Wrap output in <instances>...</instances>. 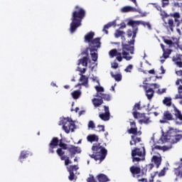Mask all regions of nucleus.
Returning <instances> with one entry per match:
<instances>
[{
  "label": "nucleus",
  "instance_id": "1",
  "mask_svg": "<svg viewBox=\"0 0 182 182\" xmlns=\"http://www.w3.org/2000/svg\"><path fill=\"white\" fill-rule=\"evenodd\" d=\"M85 16H86V11L79 6H75V10L72 14V22L70 24V32L71 33H75L76 29L82 26V21H83Z\"/></svg>",
  "mask_w": 182,
  "mask_h": 182
},
{
  "label": "nucleus",
  "instance_id": "2",
  "mask_svg": "<svg viewBox=\"0 0 182 182\" xmlns=\"http://www.w3.org/2000/svg\"><path fill=\"white\" fill-rule=\"evenodd\" d=\"M59 146L60 148H58L56 150V153L58 156L60 158V160L63 161H65V151L63 150H68L69 146L68 144L62 142V139L59 141L58 137H53L50 144H48V153L50 154H53L55 153V149Z\"/></svg>",
  "mask_w": 182,
  "mask_h": 182
},
{
  "label": "nucleus",
  "instance_id": "3",
  "mask_svg": "<svg viewBox=\"0 0 182 182\" xmlns=\"http://www.w3.org/2000/svg\"><path fill=\"white\" fill-rule=\"evenodd\" d=\"M124 45H129V43L122 42V49H119L118 50L117 49L111 50L109 53L110 58H114V56H117V60H118V62H122L123 59L132 60L133 57L130 56V55L134 54V48L132 52L128 50L124 51Z\"/></svg>",
  "mask_w": 182,
  "mask_h": 182
},
{
  "label": "nucleus",
  "instance_id": "4",
  "mask_svg": "<svg viewBox=\"0 0 182 182\" xmlns=\"http://www.w3.org/2000/svg\"><path fill=\"white\" fill-rule=\"evenodd\" d=\"M92 154H90L91 159H94L95 161H99L100 163L106 159L107 156V149L102 146L100 143L93 144L92 146Z\"/></svg>",
  "mask_w": 182,
  "mask_h": 182
},
{
  "label": "nucleus",
  "instance_id": "5",
  "mask_svg": "<svg viewBox=\"0 0 182 182\" xmlns=\"http://www.w3.org/2000/svg\"><path fill=\"white\" fill-rule=\"evenodd\" d=\"M128 26H132L134 31V35L132 40L128 41V44L124 45V50H128V52H133L134 49V43L136 42V36L139 31V26L140 25V21L129 20L127 23Z\"/></svg>",
  "mask_w": 182,
  "mask_h": 182
},
{
  "label": "nucleus",
  "instance_id": "6",
  "mask_svg": "<svg viewBox=\"0 0 182 182\" xmlns=\"http://www.w3.org/2000/svg\"><path fill=\"white\" fill-rule=\"evenodd\" d=\"M182 139V135L177 133V129L173 128L169 129L165 135L161 137L162 141L164 143L168 142L171 144L178 143Z\"/></svg>",
  "mask_w": 182,
  "mask_h": 182
},
{
  "label": "nucleus",
  "instance_id": "7",
  "mask_svg": "<svg viewBox=\"0 0 182 182\" xmlns=\"http://www.w3.org/2000/svg\"><path fill=\"white\" fill-rule=\"evenodd\" d=\"M132 163H136L139 161H144L146 160V149L144 146L142 149L135 147L132 150Z\"/></svg>",
  "mask_w": 182,
  "mask_h": 182
},
{
  "label": "nucleus",
  "instance_id": "8",
  "mask_svg": "<svg viewBox=\"0 0 182 182\" xmlns=\"http://www.w3.org/2000/svg\"><path fill=\"white\" fill-rule=\"evenodd\" d=\"M60 126H63V129L67 134H69L70 131L75 132V122L69 118H63L60 122Z\"/></svg>",
  "mask_w": 182,
  "mask_h": 182
},
{
  "label": "nucleus",
  "instance_id": "9",
  "mask_svg": "<svg viewBox=\"0 0 182 182\" xmlns=\"http://www.w3.org/2000/svg\"><path fill=\"white\" fill-rule=\"evenodd\" d=\"M132 115L135 119L139 120L140 124H149L151 121H150V117L146 116V113L134 112Z\"/></svg>",
  "mask_w": 182,
  "mask_h": 182
},
{
  "label": "nucleus",
  "instance_id": "10",
  "mask_svg": "<svg viewBox=\"0 0 182 182\" xmlns=\"http://www.w3.org/2000/svg\"><path fill=\"white\" fill-rule=\"evenodd\" d=\"M102 38L97 37L94 38L91 42L88 43L90 47V52H97L100 46H102V43L100 40Z\"/></svg>",
  "mask_w": 182,
  "mask_h": 182
},
{
  "label": "nucleus",
  "instance_id": "11",
  "mask_svg": "<svg viewBox=\"0 0 182 182\" xmlns=\"http://www.w3.org/2000/svg\"><path fill=\"white\" fill-rule=\"evenodd\" d=\"M95 90H97V93L95 95H94L95 97H102V99H104V100L110 102V95L102 93V92H105V88H103V87L96 86Z\"/></svg>",
  "mask_w": 182,
  "mask_h": 182
},
{
  "label": "nucleus",
  "instance_id": "12",
  "mask_svg": "<svg viewBox=\"0 0 182 182\" xmlns=\"http://www.w3.org/2000/svg\"><path fill=\"white\" fill-rule=\"evenodd\" d=\"M174 120V116L171 113V112L166 110L164 112L162 119H160V123L164 124L167 123L168 122H171Z\"/></svg>",
  "mask_w": 182,
  "mask_h": 182
},
{
  "label": "nucleus",
  "instance_id": "13",
  "mask_svg": "<svg viewBox=\"0 0 182 182\" xmlns=\"http://www.w3.org/2000/svg\"><path fill=\"white\" fill-rule=\"evenodd\" d=\"M129 171L134 178H139L140 177V173H141V168L140 166H132L129 168Z\"/></svg>",
  "mask_w": 182,
  "mask_h": 182
},
{
  "label": "nucleus",
  "instance_id": "14",
  "mask_svg": "<svg viewBox=\"0 0 182 182\" xmlns=\"http://www.w3.org/2000/svg\"><path fill=\"white\" fill-rule=\"evenodd\" d=\"M164 42L166 45H168L169 48H175V49H180V42L177 40L176 42H173V41L170 39H167L164 38Z\"/></svg>",
  "mask_w": 182,
  "mask_h": 182
},
{
  "label": "nucleus",
  "instance_id": "15",
  "mask_svg": "<svg viewBox=\"0 0 182 182\" xmlns=\"http://www.w3.org/2000/svg\"><path fill=\"white\" fill-rule=\"evenodd\" d=\"M68 150L71 157H73L75 154H80V153H82V150H80V147L75 146V145H70Z\"/></svg>",
  "mask_w": 182,
  "mask_h": 182
},
{
  "label": "nucleus",
  "instance_id": "16",
  "mask_svg": "<svg viewBox=\"0 0 182 182\" xmlns=\"http://www.w3.org/2000/svg\"><path fill=\"white\" fill-rule=\"evenodd\" d=\"M142 87L146 92V96L148 100H151L154 97V90L153 88H148L147 85H142Z\"/></svg>",
  "mask_w": 182,
  "mask_h": 182
},
{
  "label": "nucleus",
  "instance_id": "17",
  "mask_svg": "<svg viewBox=\"0 0 182 182\" xmlns=\"http://www.w3.org/2000/svg\"><path fill=\"white\" fill-rule=\"evenodd\" d=\"M80 82H82L78 85L85 86V87H89V78L85 75L80 74Z\"/></svg>",
  "mask_w": 182,
  "mask_h": 182
},
{
  "label": "nucleus",
  "instance_id": "18",
  "mask_svg": "<svg viewBox=\"0 0 182 182\" xmlns=\"http://www.w3.org/2000/svg\"><path fill=\"white\" fill-rule=\"evenodd\" d=\"M161 156H157L156 155L152 156L151 161L152 163H154L156 168H159L160 166H161V161H162Z\"/></svg>",
  "mask_w": 182,
  "mask_h": 182
},
{
  "label": "nucleus",
  "instance_id": "19",
  "mask_svg": "<svg viewBox=\"0 0 182 182\" xmlns=\"http://www.w3.org/2000/svg\"><path fill=\"white\" fill-rule=\"evenodd\" d=\"M174 116L176 117V120H181L182 122V114L181 111L179 110L176 105H173Z\"/></svg>",
  "mask_w": 182,
  "mask_h": 182
},
{
  "label": "nucleus",
  "instance_id": "20",
  "mask_svg": "<svg viewBox=\"0 0 182 182\" xmlns=\"http://www.w3.org/2000/svg\"><path fill=\"white\" fill-rule=\"evenodd\" d=\"M103 100H105V98H93L92 100V102L94 105L95 107H100V106L103 105Z\"/></svg>",
  "mask_w": 182,
  "mask_h": 182
},
{
  "label": "nucleus",
  "instance_id": "21",
  "mask_svg": "<svg viewBox=\"0 0 182 182\" xmlns=\"http://www.w3.org/2000/svg\"><path fill=\"white\" fill-rule=\"evenodd\" d=\"M164 26H165L166 29H170V31H173V28H174V20H173V18H169L168 22L164 21Z\"/></svg>",
  "mask_w": 182,
  "mask_h": 182
},
{
  "label": "nucleus",
  "instance_id": "22",
  "mask_svg": "<svg viewBox=\"0 0 182 182\" xmlns=\"http://www.w3.org/2000/svg\"><path fill=\"white\" fill-rule=\"evenodd\" d=\"M93 38H95V32L90 31L85 36V42L90 43L95 39Z\"/></svg>",
  "mask_w": 182,
  "mask_h": 182
},
{
  "label": "nucleus",
  "instance_id": "23",
  "mask_svg": "<svg viewBox=\"0 0 182 182\" xmlns=\"http://www.w3.org/2000/svg\"><path fill=\"white\" fill-rule=\"evenodd\" d=\"M121 11L124 14H126L127 12H139V11H137V9L132 7L130 6H125L122 7Z\"/></svg>",
  "mask_w": 182,
  "mask_h": 182
},
{
  "label": "nucleus",
  "instance_id": "24",
  "mask_svg": "<svg viewBox=\"0 0 182 182\" xmlns=\"http://www.w3.org/2000/svg\"><path fill=\"white\" fill-rule=\"evenodd\" d=\"M137 127H132L129 129H127V133L129 134H133V136H141V131H137Z\"/></svg>",
  "mask_w": 182,
  "mask_h": 182
},
{
  "label": "nucleus",
  "instance_id": "25",
  "mask_svg": "<svg viewBox=\"0 0 182 182\" xmlns=\"http://www.w3.org/2000/svg\"><path fill=\"white\" fill-rule=\"evenodd\" d=\"M132 141H129L130 146H136L137 143H140L141 141V138L136 137V135L131 136Z\"/></svg>",
  "mask_w": 182,
  "mask_h": 182
},
{
  "label": "nucleus",
  "instance_id": "26",
  "mask_svg": "<svg viewBox=\"0 0 182 182\" xmlns=\"http://www.w3.org/2000/svg\"><path fill=\"white\" fill-rule=\"evenodd\" d=\"M29 154H31V152H29V151H22L19 156V161H21V163H23V161L22 160L28 159Z\"/></svg>",
  "mask_w": 182,
  "mask_h": 182
},
{
  "label": "nucleus",
  "instance_id": "27",
  "mask_svg": "<svg viewBox=\"0 0 182 182\" xmlns=\"http://www.w3.org/2000/svg\"><path fill=\"white\" fill-rule=\"evenodd\" d=\"M112 26H116V22L113 21V22H109L107 24L104 26V28L102 29V32H105V33H106V35L109 34V31H107V29H109V28H112Z\"/></svg>",
  "mask_w": 182,
  "mask_h": 182
},
{
  "label": "nucleus",
  "instance_id": "28",
  "mask_svg": "<svg viewBox=\"0 0 182 182\" xmlns=\"http://www.w3.org/2000/svg\"><path fill=\"white\" fill-rule=\"evenodd\" d=\"M97 180H98L99 182H107L110 181L109 178H107V176L103 174V173H100L99 175L97 176Z\"/></svg>",
  "mask_w": 182,
  "mask_h": 182
},
{
  "label": "nucleus",
  "instance_id": "29",
  "mask_svg": "<svg viewBox=\"0 0 182 182\" xmlns=\"http://www.w3.org/2000/svg\"><path fill=\"white\" fill-rule=\"evenodd\" d=\"M87 141L93 143L95 141H99V136L96 134H90L87 136Z\"/></svg>",
  "mask_w": 182,
  "mask_h": 182
},
{
  "label": "nucleus",
  "instance_id": "30",
  "mask_svg": "<svg viewBox=\"0 0 182 182\" xmlns=\"http://www.w3.org/2000/svg\"><path fill=\"white\" fill-rule=\"evenodd\" d=\"M99 117L101 119V120H103L104 122H107L108 120H110V114L107 113H102L99 114Z\"/></svg>",
  "mask_w": 182,
  "mask_h": 182
},
{
  "label": "nucleus",
  "instance_id": "31",
  "mask_svg": "<svg viewBox=\"0 0 182 182\" xmlns=\"http://www.w3.org/2000/svg\"><path fill=\"white\" fill-rule=\"evenodd\" d=\"M87 62H89V58L83 57L82 58L78 60V65H82L83 66H85V68H87Z\"/></svg>",
  "mask_w": 182,
  "mask_h": 182
},
{
  "label": "nucleus",
  "instance_id": "32",
  "mask_svg": "<svg viewBox=\"0 0 182 182\" xmlns=\"http://www.w3.org/2000/svg\"><path fill=\"white\" fill-rule=\"evenodd\" d=\"M124 35H126V33L124 31H120V30H116V31L114 33L115 38H122V39H123V38H124Z\"/></svg>",
  "mask_w": 182,
  "mask_h": 182
},
{
  "label": "nucleus",
  "instance_id": "33",
  "mask_svg": "<svg viewBox=\"0 0 182 182\" xmlns=\"http://www.w3.org/2000/svg\"><path fill=\"white\" fill-rule=\"evenodd\" d=\"M162 102L163 105L167 106L168 107H170V106H171V97H166Z\"/></svg>",
  "mask_w": 182,
  "mask_h": 182
},
{
  "label": "nucleus",
  "instance_id": "34",
  "mask_svg": "<svg viewBox=\"0 0 182 182\" xmlns=\"http://www.w3.org/2000/svg\"><path fill=\"white\" fill-rule=\"evenodd\" d=\"M110 75H111L112 77H113L114 79V80H116V82H120V80H122V74L114 75V73L113 72H111Z\"/></svg>",
  "mask_w": 182,
  "mask_h": 182
},
{
  "label": "nucleus",
  "instance_id": "35",
  "mask_svg": "<svg viewBox=\"0 0 182 182\" xmlns=\"http://www.w3.org/2000/svg\"><path fill=\"white\" fill-rule=\"evenodd\" d=\"M175 174L177 177H182V164L175 169Z\"/></svg>",
  "mask_w": 182,
  "mask_h": 182
},
{
  "label": "nucleus",
  "instance_id": "36",
  "mask_svg": "<svg viewBox=\"0 0 182 182\" xmlns=\"http://www.w3.org/2000/svg\"><path fill=\"white\" fill-rule=\"evenodd\" d=\"M71 95L75 100H77L80 97L82 92H80V90H75L73 92L71 93Z\"/></svg>",
  "mask_w": 182,
  "mask_h": 182
},
{
  "label": "nucleus",
  "instance_id": "37",
  "mask_svg": "<svg viewBox=\"0 0 182 182\" xmlns=\"http://www.w3.org/2000/svg\"><path fill=\"white\" fill-rule=\"evenodd\" d=\"M137 110H141V107L140 105V102L136 103L132 109V113H139Z\"/></svg>",
  "mask_w": 182,
  "mask_h": 182
},
{
  "label": "nucleus",
  "instance_id": "38",
  "mask_svg": "<svg viewBox=\"0 0 182 182\" xmlns=\"http://www.w3.org/2000/svg\"><path fill=\"white\" fill-rule=\"evenodd\" d=\"M90 55H91V58H92V60H93V62H97V52L96 51H90Z\"/></svg>",
  "mask_w": 182,
  "mask_h": 182
},
{
  "label": "nucleus",
  "instance_id": "39",
  "mask_svg": "<svg viewBox=\"0 0 182 182\" xmlns=\"http://www.w3.org/2000/svg\"><path fill=\"white\" fill-rule=\"evenodd\" d=\"M77 170H79V167L77 165H71L68 168V171H71V172H74V171H77Z\"/></svg>",
  "mask_w": 182,
  "mask_h": 182
},
{
  "label": "nucleus",
  "instance_id": "40",
  "mask_svg": "<svg viewBox=\"0 0 182 182\" xmlns=\"http://www.w3.org/2000/svg\"><path fill=\"white\" fill-rule=\"evenodd\" d=\"M140 25H142L143 26H144V28H146V26L149 30L151 29V24H150L149 22L140 21Z\"/></svg>",
  "mask_w": 182,
  "mask_h": 182
},
{
  "label": "nucleus",
  "instance_id": "41",
  "mask_svg": "<svg viewBox=\"0 0 182 182\" xmlns=\"http://www.w3.org/2000/svg\"><path fill=\"white\" fill-rule=\"evenodd\" d=\"M171 52L172 50L170 49H168L166 51H164L163 56L164 59H167L171 54Z\"/></svg>",
  "mask_w": 182,
  "mask_h": 182
},
{
  "label": "nucleus",
  "instance_id": "42",
  "mask_svg": "<svg viewBox=\"0 0 182 182\" xmlns=\"http://www.w3.org/2000/svg\"><path fill=\"white\" fill-rule=\"evenodd\" d=\"M65 166H69V164H72V161L69 159V156L65 155Z\"/></svg>",
  "mask_w": 182,
  "mask_h": 182
},
{
  "label": "nucleus",
  "instance_id": "43",
  "mask_svg": "<svg viewBox=\"0 0 182 182\" xmlns=\"http://www.w3.org/2000/svg\"><path fill=\"white\" fill-rule=\"evenodd\" d=\"M87 182H97L96 181V178H95V176L93 175H90V177L87 178Z\"/></svg>",
  "mask_w": 182,
  "mask_h": 182
},
{
  "label": "nucleus",
  "instance_id": "44",
  "mask_svg": "<svg viewBox=\"0 0 182 182\" xmlns=\"http://www.w3.org/2000/svg\"><path fill=\"white\" fill-rule=\"evenodd\" d=\"M169 16H171L172 18H180V13L175 12L173 14H169Z\"/></svg>",
  "mask_w": 182,
  "mask_h": 182
},
{
  "label": "nucleus",
  "instance_id": "45",
  "mask_svg": "<svg viewBox=\"0 0 182 182\" xmlns=\"http://www.w3.org/2000/svg\"><path fill=\"white\" fill-rule=\"evenodd\" d=\"M68 172L70 173V176H68L70 181H73V180H75V173L72 171Z\"/></svg>",
  "mask_w": 182,
  "mask_h": 182
},
{
  "label": "nucleus",
  "instance_id": "46",
  "mask_svg": "<svg viewBox=\"0 0 182 182\" xmlns=\"http://www.w3.org/2000/svg\"><path fill=\"white\" fill-rule=\"evenodd\" d=\"M96 125H95V122L93 121H90L88 122V129H95Z\"/></svg>",
  "mask_w": 182,
  "mask_h": 182
},
{
  "label": "nucleus",
  "instance_id": "47",
  "mask_svg": "<svg viewBox=\"0 0 182 182\" xmlns=\"http://www.w3.org/2000/svg\"><path fill=\"white\" fill-rule=\"evenodd\" d=\"M97 128L98 129L97 132H98L99 133H100L101 132H105V125H97Z\"/></svg>",
  "mask_w": 182,
  "mask_h": 182
},
{
  "label": "nucleus",
  "instance_id": "48",
  "mask_svg": "<svg viewBox=\"0 0 182 182\" xmlns=\"http://www.w3.org/2000/svg\"><path fill=\"white\" fill-rule=\"evenodd\" d=\"M133 69V65L129 64L126 69L124 70L127 73H130L132 72V70Z\"/></svg>",
  "mask_w": 182,
  "mask_h": 182
},
{
  "label": "nucleus",
  "instance_id": "49",
  "mask_svg": "<svg viewBox=\"0 0 182 182\" xmlns=\"http://www.w3.org/2000/svg\"><path fill=\"white\" fill-rule=\"evenodd\" d=\"M128 38H132L134 35V30L129 29L127 32Z\"/></svg>",
  "mask_w": 182,
  "mask_h": 182
},
{
  "label": "nucleus",
  "instance_id": "50",
  "mask_svg": "<svg viewBox=\"0 0 182 182\" xmlns=\"http://www.w3.org/2000/svg\"><path fill=\"white\" fill-rule=\"evenodd\" d=\"M152 151H154L155 150H163V146L156 145L151 147Z\"/></svg>",
  "mask_w": 182,
  "mask_h": 182
},
{
  "label": "nucleus",
  "instance_id": "51",
  "mask_svg": "<svg viewBox=\"0 0 182 182\" xmlns=\"http://www.w3.org/2000/svg\"><path fill=\"white\" fill-rule=\"evenodd\" d=\"M89 50H90V47L85 48V50L81 53V55H86L85 57L87 58L89 56Z\"/></svg>",
  "mask_w": 182,
  "mask_h": 182
},
{
  "label": "nucleus",
  "instance_id": "52",
  "mask_svg": "<svg viewBox=\"0 0 182 182\" xmlns=\"http://www.w3.org/2000/svg\"><path fill=\"white\" fill-rule=\"evenodd\" d=\"M167 89L166 88H163V89H159L156 92V93H158V95H163V93H166Z\"/></svg>",
  "mask_w": 182,
  "mask_h": 182
},
{
  "label": "nucleus",
  "instance_id": "53",
  "mask_svg": "<svg viewBox=\"0 0 182 182\" xmlns=\"http://www.w3.org/2000/svg\"><path fill=\"white\" fill-rule=\"evenodd\" d=\"M161 16H162V18H168V16H170V14H167V13H166V11H161L160 14Z\"/></svg>",
  "mask_w": 182,
  "mask_h": 182
},
{
  "label": "nucleus",
  "instance_id": "54",
  "mask_svg": "<svg viewBox=\"0 0 182 182\" xmlns=\"http://www.w3.org/2000/svg\"><path fill=\"white\" fill-rule=\"evenodd\" d=\"M78 70L80 73V75H85L86 73V68H78Z\"/></svg>",
  "mask_w": 182,
  "mask_h": 182
},
{
  "label": "nucleus",
  "instance_id": "55",
  "mask_svg": "<svg viewBox=\"0 0 182 182\" xmlns=\"http://www.w3.org/2000/svg\"><path fill=\"white\" fill-rule=\"evenodd\" d=\"M129 124H130V126H131V128L137 127V126H136V122H134L133 119H132V120L129 122Z\"/></svg>",
  "mask_w": 182,
  "mask_h": 182
},
{
  "label": "nucleus",
  "instance_id": "56",
  "mask_svg": "<svg viewBox=\"0 0 182 182\" xmlns=\"http://www.w3.org/2000/svg\"><path fill=\"white\" fill-rule=\"evenodd\" d=\"M169 1H163L162 0V7L164 8L166 6H167V5H168Z\"/></svg>",
  "mask_w": 182,
  "mask_h": 182
},
{
  "label": "nucleus",
  "instance_id": "57",
  "mask_svg": "<svg viewBox=\"0 0 182 182\" xmlns=\"http://www.w3.org/2000/svg\"><path fill=\"white\" fill-rule=\"evenodd\" d=\"M104 110L105 112V113H107V114H110V112L109 111V107L105 105Z\"/></svg>",
  "mask_w": 182,
  "mask_h": 182
},
{
  "label": "nucleus",
  "instance_id": "58",
  "mask_svg": "<svg viewBox=\"0 0 182 182\" xmlns=\"http://www.w3.org/2000/svg\"><path fill=\"white\" fill-rule=\"evenodd\" d=\"M149 86H153L154 89H159V87H160V85H159V84H156V83L150 84Z\"/></svg>",
  "mask_w": 182,
  "mask_h": 182
},
{
  "label": "nucleus",
  "instance_id": "59",
  "mask_svg": "<svg viewBox=\"0 0 182 182\" xmlns=\"http://www.w3.org/2000/svg\"><path fill=\"white\" fill-rule=\"evenodd\" d=\"M112 69H117V68H119V63H114L112 65Z\"/></svg>",
  "mask_w": 182,
  "mask_h": 182
},
{
  "label": "nucleus",
  "instance_id": "60",
  "mask_svg": "<svg viewBox=\"0 0 182 182\" xmlns=\"http://www.w3.org/2000/svg\"><path fill=\"white\" fill-rule=\"evenodd\" d=\"M166 174V171H164V170H161L159 173V177H163V176H165Z\"/></svg>",
  "mask_w": 182,
  "mask_h": 182
},
{
  "label": "nucleus",
  "instance_id": "61",
  "mask_svg": "<svg viewBox=\"0 0 182 182\" xmlns=\"http://www.w3.org/2000/svg\"><path fill=\"white\" fill-rule=\"evenodd\" d=\"M175 99H182L181 93H178L175 96Z\"/></svg>",
  "mask_w": 182,
  "mask_h": 182
},
{
  "label": "nucleus",
  "instance_id": "62",
  "mask_svg": "<svg viewBox=\"0 0 182 182\" xmlns=\"http://www.w3.org/2000/svg\"><path fill=\"white\" fill-rule=\"evenodd\" d=\"M174 21L176 23V26L177 27L180 26V20H178V18H175Z\"/></svg>",
  "mask_w": 182,
  "mask_h": 182
},
{
  "label": "nucleus",
  "instance_id": "63",
  "mask_svg": "<svg viewBox=\"0 0 182 182\" xmlns=\"http://www.w3.org/2000/svg\"><path fill=\"white\" fill-rule=\"evenodd\" d=\"M139 182H147V179L142 178H138Z\"/></svg>",
  "mask_w": 182,
  "mask_h": 182
},
{
  "label": "nucleus",
  "instance_id": "64",
  "mask_svg": "<svg viewBox=\"0 0 182 182\" xmlns=\"http://www.w3.org/2000/svg\"><path fill=\"white\" fill-rule=\"evenodd\" d=\"M178 93H182V85H179L178 87Z\"/></svg>",
  "mask_w": 182,
  "mask_h": 182
}]
</instances>
